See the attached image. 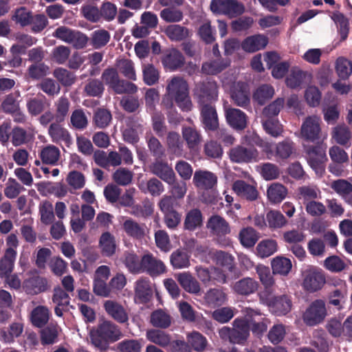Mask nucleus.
<instances>
[{
  "label": "nucleus",
  "mask_w": 352,
  "mask_h": 352,
  "mask_svg": "<svg viewBox=\"0 0 352 352\" xmlns=\"http://www.w3.org/2000/svg\"><path fill=\"white\" fill-rule=\"evenodd\" d=\"M166 92L183 111L192 109V103L189 96L188 85L183 78L173 77L168 83Z\"/></svg>",
  "instance_id": "nucleus-4"
},
{
  "label": "nucleus",
  "mask_w": 352,
  "mask_h": 352,
  "mask_svg": "<svg viewBox=\"0 0 352 352\" xmlns=\"http://www.w3.org/2000/svg\"><path fill=\"white\" fill-rule=\"evenodd\" d=\"M162 62L166 69L175 71L184 66L185 58L179 51L173 50L163 58Z\"/></svg>",
  "instance_id": "nucleus-28"
},
{
  "label": "nucleus",
  "mask_w": 352,
  "mask_h": 352,
  "mask_svg": "<svg viewBox=\"0 0 352 352\" xmlns=\"http://www.w3.org/2000/svg\"><path fill=\"white\" fill-rule=\"evenodd\" d=\"M320 119L316 116H308L302 124L301 136L307 141L315 142L316 145L306 148L307 162L316 175H322L324 173L325 164L328 159L326 155L327 146L318 141L320 138Z\"/></svg>",
  "instance_id": "nucleus-1"
},
{
  "label": "nucleus",
  "mask_w": 352,
  "mask_h": 352,
  "mask_svg": "<svg viewBox=\"0 0 352 352\" xmlns=\"http://www.w3.org/2000/svg\"><path fill=\"white\" fill-rule=\"evenodd\" d=\"M203 223V216L198 208L190 210L186 214L184 222V228L188 231H194L201 227Z\"/></svg>",
  "instance_id": "nucleus-31"
},
{
  "label": "nucleus",
  "mask_w": 352,
  "mask_h": 352,
  "mask_svg": "<svg viewBox=\"0 0 352 352\" xmlns=\"http://www.w3.org/2000/svg\"><path fill=\"white\" fill-rule=\"evenodd\" d=\"M40 156L43 164L55 165L59 159L60 151L54 145L47 146L42 149Z\"/></svg>",
  "instance_id": "nucleus-50"
},
{
  "label": "nucleus",
  "mask_w": 352,
  "mask_h": 352,
  "mask_svg": "<svg viewBox=\"0 0 352 352\" xmlns=\"http://www.w3.org/2000/svg\"><path fill=\"white\" fill-rule=\"evenodd\" d=\"M135 297L140 303H147L151 300L153 289L148 278H140L135 282Z\"/></svg>",
  "instance_id": "nucleus-20"
},
{
  "label": "nucleus",
  "mask_w": 352,
  "mask_h": 352,
  "mask_svg": "<svg viewBox=\"0 0 352 352\" xmlns=\"http://www.w3.org/2000/svg\"><path fill=\"white\" fill-rule=\"evenodd\" d=\"M327 315L325 302L321 299L313 301L303 315L305 323L309 326L316 325L322 322Z\"/></svg>",
  "instance_id": "nucleus-10"
},
{
  "label": "nucleus",
  "mask_w": 352,
  "mask_h": 352,
  "mask_svg": "<svg viewBox=\"0 0 352 352\" xmlns=\"http://www.w3.org/2000/svg\"><path fill=\"white\" fill-rule=\"evenodd\" d=\"M181 287L188 293L199 294L201 287L197 280L189 272H182L175 275Z\"/></svg>",
  "instance_id": "nucleus-23"
},
{
  "label": "nucleus",
  "mask_w": 352,
  "mask_h": 352,
  "mask_svg": "<svg viewBox=\"0 0 352 352\" xmlns=\"http://www.w3.org/2000/svg\"><path fill=\"white\" fill-rule=\"evenodd\" d=\"M121 336L119 327L108 320L103 321L98 325L96 329L90 332L92 344L100 350H106L109 347V342H116Z\"/></svg>",
  "instance_id": "nucleus-2"
},
{
  "label": "nucleus",
  "mask_w": 352,
  "mask_h": 352,
  "mask_svg": "<svg viewBox=\"0 0 352 352\" xmlns=\"http://www.w3.org/2000/svg\"><path fill=\"white\" fill-rule=\"evenodd\" d=\"M104 308L109 316L119 323L128 321V314L122 305L113 300H107Z\"/></svg>",
  "instance_id": "nucleus-24"
},
{
  "label": "nucleus",
  "mask_w": 352,
  "mask_h": 352,
  "mask_svg": "<svg viewBox=\"0 0 352 352\" xmlns=\"http://www.w3.org/2000/svg\"><path fill=\"white\" fill-rule=\"evenodd\" d=\"M324 267L333 273H339L343 271L346 265L344 261L337 255L328 256L324 261Z\"/></svg>",
  "instance_id": "nucleus-59"
},
{
  "label": "nucleus",
  "mask_w": 352,
  "mask_h": 352,
  "mask_svg": "<svg viewBox=\"0 0 352 352\" xmlns=\"http://www.w3.org/2000/svg\"><path fill=\"white\" fill-rule=\"evenodd\" d=\"M142 272H146L152 277H156L164 274L166 267L164 263L155 258L151 253H148L142 256Z\"/></svg>",
  "instance_id": "nucleus-11"
},
{
  "label": "nucleus",
  "mask_w": 352,
  "mask_h": 352,
  "mask_svg": "<svg viewBox=\"0 0 352 352\" xmlns=\"http://www.w3.org/2000/svg\"><path fill=\"white\" fill-rule=\"evenodd\" d=\"M207 228L210 230L211 233L219 237L224 236L231 231L228 222L218 214L212 215L209 218Z\"/></svg>",
  "instance_id": "nucleus-21"
},
{
  "label": "nucleus",
  "mask_w": 352,
  "mask_h": 352,
  "mask_svg": "<svg viewBox=\"0 0 352 352\" xmlns=\"http://www.w3.org/2000/svg\"><path fill=\"white\" fill-rule=\"evenodd\" d=\"M110 33L104 29L96 30L91 32L89 37V43L94 49H101L109 42Z\"/></svg>",
  "instance_id": "nucleus-33"
},
{
  "label": "nucleus",
  "mask_w": 352,
  "mask_h": 352,
  "mask_svg": "<svg viewBox=\"0 0 352 352\" xmlns=\"http://www.w3.org/2000/svg\"><path fill=\"white\" fill-rule=\"evenodd\" d=\"M183 139L190 151L197 150L202 142L201 132L194 126H183L182 129Z\"/></svg>",
  "instance_id": "nucleus-25"
},
{
  "label": "nucleus",
  "mask_w": 352,
  "mask_h": 352,
  "mask_svg": "<svg viewBox=\"0 0 352 352\" xmlns=\"http://www.w3.org/2000/svg\"><path fill=\"white\" fill-rule=\"evenodd\" d=\"M230 159L236 163H249L256 161L258 157V151L254 147L246 148L243 146H236L230 151Z\"/></svg>",
  "instance_id": "nucleus-12"
},
{
  "label": "nucleus",
  "mask_w": 352,
  "mask_h": 352,
  "mask_svg": "<svg viewBox=\"0 0 352 352\" xmlns=\"http://www.w3.org/2000/svg\"><path fill=\"white\" fill-rule=\"evenodd\" d=\"M285 100L283 98H278L267 106L265 107L262 111L263 117L266 119H273L279 114L283 108Z\"/></svg>",
  "instance_id": "nucleus-49"
},
{
  "label": "nucleus",
  "mask_w": 352,
  "mask_h": 352,
  "mask_svg": "<svg viewBox=\"0 0 352 352\" xmlns=\"http://www.w3.org/2000/svg\"><path fill=\"white\" fill-rule=\"evenodd\" d=\"M160 15L167 23L179 22L184 18L183 12L179 9L174 8V6L163 9Z\"/></svg>",
  "instance_id": "nucleus-63"
},
{
  "label": "nucleus",
  "mask_w": 352,
  "mask_h": 352,
  "mask_svg": "<svg viewBox=\"0 0 352 352\" xmlns=\"http://www.w3.org/2000/svg\"><path fill=\"white\" fill-rule=\"evenodd\" d=\"M294 149V142L289 139H286L275 146V156L285 160L290 157Z\"/></svg>",
  "instance_id": "nucleus-62"
},
{
  "label": "nucleus",
  "mask_w": 352,
  "mask_h": 352,
  "mask_svg": "<svg viewBox=\"0 0 352 352\" xmlns=\"http://www.w3.org/2000/svg\"><path fill=\"white\" fill-rule=\"evenodd\" d=\"M239 239L243 247L250 248L254 247L256 243L258 240V235L254 228L247 227L241 230Z\"/></svg>",
  "instance_id": "nucleus-41"
},
{
  "label": "nucleus",
  "mask_w": 352,
  "mask_h": 352,
  "mask_svg": "<svg viewBox=\"0 0 352 352\" xmlns=\"http://www.w3.org/2000/svg\"><path fill=\"white\" fill-rule=\"evenodd\" d=\"M275 94L274 87L268 84L258 86L252 95L253 100L258 104L264 105L271 100Z\"/></svg>",
  "instance_id": "nucleus-32"
},
{
  "label": "nucleus",
  "mask_w": 352,
  "mask_h": 352,
  "mask_svg": "<svg viewBox=\"0 0 352 352\" xmlns=\"http://www.w3.org/2000/svg\"><path fill=\"white\" fill-rule=\"evenodd\" d=\"M277 243L273 239L261 241L256 246L258 255L261 258H267L277 251Z\"/></svg>",
  "instance_id": "nucleus-53"
},
{
  "label": "nucleus",
  "mask_w": 352,
  "mask_h": 352,
  "mask_svg": "<svg viewBox=\"0 0 352 352\" xmlns=\"http://www.w3.org/2000/svg\"><path fill=\"white\" fill-rule=\"evenodd\" d=\"M259 298L277 316H285L292 309V297L288 294L273 296L270 291H263L259 294Z\"/></svg>",
  "instance_id": "nucleus-5"
},
{
  "label": "nucleus",
  "mask_w": 352,
  "mask_h": 352,
  "mask_svg": "<svg viewBox=\"0 0 352 352\" xmlns=\"http://www.w3.org/2000/svg\"><path fill=\"white\" fill-rule=\"evenodd\" d=\"M311 345L319 352H328L329 346L323 330H317L314 333Z\"/></svg>",
  "instance_id": "nucleus-64"
},
{
  "label": "nucleus",
  "mask_w": 352,
  "mask_h": 352,
  "mask_svg": "<svg viewBox=\"0 0 352 352\" xmlns=\"http://www.w3.org/2000/svg\"><path fill=\"white\" fill-rule=\"evenodd\" d=\"M46 98L43 95H38L36 97L30 98L26 104L29 113L32 116L41 114L45 108Z\"/></svg>",
  "instance_id": "nucleus-48"
},
{
  "label": "nucleus",
  "mask_w": 352,
  "mask_h": 352,
  "mask_svg": "<svg viewBox=\"0 0 352 352\" xmlns=\"http://www.w3.org/2000/svg\"><path fill=\"white\" fill-rule=\"evenodd\" d=\"M122 226L125 232L131 237L141 239L145 234L143 226L131 219L125 220Z\"/></svg>",
  "instance_id": "nucleus-54"
},
{
  "label": "nucleus",
  "mask_w": 352,
  "mask_h": 352,
  "mask_svg": "<svg viewBox=\"0 0 352 352\" xmlns=\"http://www.w3.org/2000/svg\"><path fill=\"white\" fill-rule=\"evenodd\" d=\"M201 120L207 131H215L219 128L218 115L215 107L212 104L199 106Z\"/></svg>",
  "instance_id": "nucleus-14"
},
{
  "label": "nucleus",
  "mask_w": 352,
  "mask_h": 352,
  "mask_svg": "<svg viewBox=\"0 0 352 352\" xmlns=\"http://www.w3.org/2000/svg\"><path fill=\"white\" fill-rule=\"evenodd\" d=\"M226 122L232 129L242 131L247 127L248 116L239 109L229 107L225 109Z\"/></svg>",
  "instance_id": "nucleus-15"
},
{
  "label": "nucleus",
  "mask_w": 352,
  "mask_h": 352,
  "mask_svg": "<svg viewBox=\"0 0 352 352\" xmlns=\"http://www.w3.org/2000/svg\"><path fill=\"white\" fill-rule=\"evenodd\" d=\"M230 64V61L229 59L217 58L210 62L203 63L201 70L206 74L216 75L227 68Z\"/></svg>",
  "instance_id": "nucleus-35"
},
{
  "label": "nucleus",
  "mask_w": 352,
  "mask_h": 352,
  "mask_svg": "<svg viewBox=\"0 0 352 352\" xmlns=\"http://www.w3.org/2000/svg\"><path fill=\"white\" fill-rule=\"evenodd\" d=\"M125 266L131 273H142V258L140 260L137 254L133 252H125L124 261Z\"/></svg>",
  "instance_id": "nucleus-51"
},
{
  "label": "nucleus",
  "mask_w": 352,
  "mask_h": 352,
  "mask_svg": "<svg viewBox=\"0 0 352 352\" xmlns=\"http://www.w3.org/2000/svg\"><path fill=\"white\" fill-rule=\"evenodd\" d=\"M272 269L273 274L286 276L289 274L292 267L290 259L277 256L272 261Z\"/></svg>",
  "instance_id": "nucleus-43"
},
{
  "label": "nucleus",
  "mask_w": 352,
  "mask_h": 352,
  "mask_svg": "<svg viewBox=\"0 0 352 352\" xmlns=\"http://www.w3.org/2000/svg\"><path fill=\"white\" fill-rule=\"evenodd\" d=\"M192 95L198 106L212 104L218 100L219 87L215 80L206 78L195 84Z\"/></svg>",
  "instance_id": "nucleus-6"
},
{
  "label": "nucleus",
  "mask_w": 352,
  "mask_h": 352,
  "mask_svg": "<svg viewBox=\"0 0 352 352\" xmlns=\"http://www.w3.org/2000/svg\"><path fill=\"white\" fill-rule=\"evenodd\" d=\"M140 188L144 193H148L153 197H158L164 191V184L155 177L148 179L145 186L142 184Z\"/></svg>",
  "instance_id": "nucleus-45"
},
{
  "label": "nucleus",
  "mask_w": 352,
  "mask_h": 352,
  "mask_svg": "<svg viewBox=\"0 0 352 352\" xmlns=\"http://www.w3.org/2000/svg\"><path fill=\"white\" fill-rule=\"evenodd\" d=\"M302 287L308 292L312 293L322 289L326 282L323 272L316 267H310L303 272Z\"/></svg>",
  "instance_id": "nucleus-9"
},
{
  "label": "nucleus",
  "mask_w": 352,
  "mask_h": 352,
  "mask_svg": "<svg viewBox=\"0 0 352 352\" xmlns=\"http://www.w3.org/2000/svg\"><path fill=\"white\" fill-rule=\"evenodd\" d=\"M58 329L56 325H48L41 331V342L43 345L52 344L57 342Z\"/></svg>",
  "instance_id": "nucleus-58"
},
{
  "label": "nucleus",
  "mask_w": 352,
  "mask_h": 352,
  "mask_svg": "<svg viewBox=\"0 0 352 352\" xmlns=\"http://www.w3.org/2000/svg\"><path fill=\"white\" fill-rule=\"evenodd\" d=\"M146 338L151 342L166 347L171 343L170 336L160 329H150L146 332Z\"/></svg>",
  "instance_id": "nucleus-38"
},
{
  "label": "nucleus",
  "mask_w": 352,
  "mask_h": 352,
  "mask_svg": "<svg viewBox=\"0 0 352 352\" xmlns=\"http://www.w3.org/2000/svg\"><path fill=\"white\" fill-rule=\"evenodd\" d=\"M93 120L96 127L104 129L109 125L112 120V115L110 111L104 108H98L94 113Z\"/></svg>",
  "instance_id": "nucleus-55"
},
{
  "label": "nucleus",
  "mask_w": 352,
  "mask_h": 352,
  "mask_svg": "<svg viewBox=\"0 0 352 352\" xmlns=\"http://www.w3.org/2000/svg\"><path fill=\"white\" fill-rule=\"evenodd\" d=\"M267 198L272 204L280 203L287 195V189L283 184H272L267 190Z\"/></svg>",
  "instance_id": "nucleus-39"
},
{
  "label": "nucleus",
  "mask_w": 352,
  "mask_h": 352,
  "mask_svg": "<svg viewBox=\"0 0 352 352\" xmlns=\"http://www.w3.org/2000/svg\"><path fill=\"white\" fill-rule=\"evenodd\" d=\"M331 188L352 206V184L349 182L342 179L335 180L331 184Z\"/></svg>",
  "instance_id": "nucleus-30"
},
{
  "label": "nucleus",
  "mask_w": 352,
  "mask_h": 352,
  "mask_svg": "<svg viewBox=\"0 0 352 352\" xmlns=\"http://www.w3.org/2000/svg\"><path fill=\"white\" fill-rule=\"evenodd\" d=\"M250 322L244 317L236 318L232 322V328L223 327L219 329V336L232 344L243 345L250 336Z\"/></svg>",
  "instance_id": "nucleus-3"
},
{
  "label": "nucleus",
  "mask_w": 352,
  "mask_h": 352,
  "mask_svg": "<svg viewBox=\"0 0 352 352\" xmlns=\"http://www.w3.org/2000/svg\"><path fill=\"white\" fill-rule=\"evenodd\" d=\"M232 190L241 199L248 201H256L259 195L256 187L244 180H236L232 184Z\"/></svg>",
  "instance_id": "nucleus-16"
},
{
  "label": "nucleus",
  "mask_w": 352,
  "mask_h": 352,
  "mask_svg": "<svg viewBox=\"0 0 352 352\" xmlns=\"http://www.w3.org/2000/svg\"><path fill=\"white\" fill-rule=\"evenodd\" d=\"M99 245L103 255L106 256H112L115 254L116 249L114 236L109 232L102 233L99 239Z\"/></svg>",
  "instance_id": "nucleus-37"
},
{
  "label": "nucleus",
  "mask_w": 352,
  "mask_h": 352,
  "mask_svg": "<svg viewBox=\"0 0 352 352\" xmlns=\"http://www.w3.org/2000/svg\"><path fill=\"white\" fill-rule=\"evenodd\" d=\"M154 212V203L148 198L144 199L140 204H135L131 206L130 213L136 217L148 218Z\"/></svg>",
  "instance_id": "nucleus-34"
},
{
  "label": "nucleus",
  "mask_w": 352,
  "mask_h": 352,
  "mask_svg": "<svg viewBox=\"0 0 352 352\" xmlns=\"http://www.w3.org/2000/svg\"><path fill=\"white\" fill-rule=\"evenodd\" d=\"M170 263L174 269H182L190 265V256L183 250L174 251L170 256Z\"/></svg>",
  "instance_id": "nucleus-44"
},
{
  "label": "nucleus",
  "mask_w": 352,
  "mask_h": 352,
  "mask_svg": "<svg viewBox=\"0 0 352 352\" xmlns=\"http://www.w3.org/2000/svg\"><path fill=\"white\" fill-rule=\"evenodd\" d=\"M16 252L11 248H7L3 256L0 260V277H7L14 268Z\"/></svg>",
  "instance_id": "nucleus-29"
},
{
  "label": "nucleus",
  "mask_w": 352,
  "mask_h": 352,
  "mask_svg": "<svg viewBox=\"0 0 352 352\" xmlns=\"http://www.w3.org/2000/svg\"><path fill=\"white\" fill-rule=\"evenodd\" d=\"M254 315H259V314L253 309H250L247 311V314L244 318L250 321V330L251 329L254 335L259 337L267 331V327L266 323L263 321L256 322L252 318V316Z\"/></svg>",
  "instance_id": "nucleus-57"
},
{
  "label": "nucleus",
  "mask_w": 352,
  "mask_h": 352,
  "mask_svg": "<svg viewBox=\"0 0 352 352\" xmlns=\"http://www.w3.org/2000/svg\"><path fill=\"white\" fill-rule=\"evenodd\" d=\"M268 43V38L263 34L248 36L241 43L242 49L249 53H253L264 49Z\"/></svg>",
  "instance_id": "nucleus-22"
},
{
  "label": "nucleus",
  "mask_w": 352,
  "mask_h": 352,
  "mask_svg": "<svg viewBox=\"0 0 352 352\" xmlns=\"http://www.w3.org/2000/svg\"><path fill=\"white\" fill-rule=\"evenodd\" d=\"M23 331V324L20 322H12L8 329V331L1 332V340L10 343L14 342L15 338L19 337Z\"/></svg>",
  "instance_id": "nucleus-56"
},
{
  "label": "nucleus",
  "mask_w": 352,
  "mask_h": 352,
  "mask_svg": "<svg viewBox=\"0 0 352 352\" xmlns=\"http://www.w3.org/2000/svg\"><path fill=\"white\" fill-rule=\"evenodd\" d=\"M336 71L340 79H348L352 73V62L345 58L339 57L336 63Z\"/></svg>",
  "instance_id": "nucleus-60"
},
{
  "label": "nucleus",
  "mask_w": 352,
  "mask_h": 352,
  "mask_svg": "<svg viewBox=\"0 0 352 352\" xmlns=\"http://www.w3.org/2000/svg\"><path fill=\"white\" fill-rule=\"evenodd\" d=\"M151 172L167 184L173 182L176 176L173 168L160 159H156L150 166Z\"/></svg>",
  "instance_id": "nucleus-17"
},
{
  "label": "nucleus",
  "mask_w": 352,
  "mask_h": 352,
  "mask_svg": "<svg viewBox=\"0 0 352 352\" xmlns=\"http://www.w3.org/2000/svg\"><path fill=\"white\" fill-rule=\"evenodd\" d=\"M193 183L199 189H212L217 185V177L208 170H197L193 176Z\"/></svg>",
  "instance_id": "nucleus-19"
},
{
  "label": "nucleus",
  "mask_w": 352,
  "mask_h": 352,
  "mask_svg": "<svg viewBox=\"0 0 352 352\" xmlns=\"http://www.w3.org/2000/svg\"><path fill=\"white\" fill-rule=\"evenodd\" d=\"M256 272L260 281L265 287L264 291H270V288L274 284V280L271 274L270 267L263 265H258L256 267Z\"/></svg>",
  "instance_id": "nucleus-52"
},
{
  "label": "nucleus",
  "mask_w": 352,
  "mask_h": 352,
  "mask_svg": "<svg viewBox=\"0 0 352 352\" xmlns=\"http://www.w3.org/2000/svg\"><path fill=\"white\" fill-rule=\"evenodd\" d=\"M166 35L174 41H181L189 36V30L180 25H169L165 29Z\"/></svg>",
  "instance_id": "nucleus-42"
},
{
  "label": "nucleus",
  "mask_w": 352,
  "mask_h": 352,
  "mask_svg": "<svg viewBox=\"0 0 352 352\" xmlns=\"http://www.w3.org/2000/svg\"><path fill=\"white\" fill-rule=\"evenodd\" d=\"M59 122L52 123L49 127L48 133L54 142H63L67 146H69L72 142L69 131L60 126Z\"/></svg>",
  "instance_id": "nucleus-27"
},
{
  "label": "nucleus",
  "mask_w": 352,
  "mask_h": 352,
  "mask_svg": "<svg viewBox=\"0 0 352 352\" xmlns=\"http://www.w3.org/2000/svg\"><path fill=\"white\" fill-rule=\"evenodd\" d=\"M230 98L234 104L243 109L250 107L249 89L243 82H237L230 89Z\"/></svg>",
  "instance_id": "nucleus-13"
},
{
  "label": "nucleus",
  "mask_w": 352,
  "mask_h": 352,
  "mask_svg": "<svg viewBox=\"0 0 352 352\" xmlns=\"http://www.w3.org/2000/svg\"><path fill=\"white\" fill-rule=\"evenodd\" d=\"M151 323L153 327L166 329L171 324L170 315L162 309L154 311L151 316Z\"/></svg>",
  "instance_id": "nucleus-47"
},
{
  "label": "nucleus",
  "mask_w": 352,
  "mask_h": 352,
  "mask_svg": "<svg viewBox=\"0 0 352 352\" xmlns=\"http://www.w3.org/2000/svg\"><path fill=\"white\" fill-rule=\"evenodd\" d=\"M50 312L47 307L38 306L35 307L31 314V321L34 326L41 328L48 322Z\"/></svg>",
  "instance_id": "nucleus-40"
},
{
  "label": "nucleus",
  "mask_w": 352,
  "mask_h": 352,
  "mask_svg": "<svg viewBox=\"0 0 352 352\" xmlns=\"http://www.w3.org/2000/svg\"><path fill=\"white\" fill-rule=\"evenodd\" d=\"M210 10L216 14H223L230 18L236 17L245 12L243 3L237 0H212Z\"/></svg>",
  "instance_id": "nucleus-8"
},
{
  "label": "nucleus",
  "mask_w": 352,
  "mask_h": 352,
  "mask_svg": "<svg viewBox=\"0 0 352 352\" xmlns=\"http://www.w3.org/2000/svg\"><path fill=\"white\" fill-rule=\"evenodd\" d=\"M23 287L28 294H38L47 289V280L44 277L34 274L24 280Z\"/></svg>",
  "instance_id": "nucleus-18"
},
{
  "label": "nucleus",
  "mask_w": 352,
  "mask_h": 352,
  "mask_svg": "<svg viewBox=\"0 0 352 352\" xmlns=\"http://www.w3.org/2000/svg\"><path fill=\"white\" fill-rule=\"evenodd\" d=\"M104 91L103 82L97 78L87 79L83 88L84 94L89 97L100 98Z\"/></svg>",
  "instance_id": "nucleus-36"
},
{
  "label": "nucleus",
  "mask_w": 352,
  "mask_h": 352,
  "mask_svg": "<svg viewBox=\"0 0 352 352\" xmlns=\"http://www.w3.org/2000/svg\"><path fill=\"white\" fill-rule=\"evenodd\" d=\"M258 282L253 278L247 277L236 281L233 287L234 292L241 296H249L254 294L258 289Z\"/></svg>",
  "instance_id": "nucleus-26"
},
{
  "label": "nucleus",
  "mask_w": 352,
  "mask_h": 352,
  "mask_svg": "<svg viewBox=\"0 0 352 352\" xmlns=\"http://www.w3.org/2000/svg\"><path fill=\"white\" fill-rule=\"evenodd\" d=\"M268 227L272 230L282 228L287 223V220L278 210H270L266 214Z\"/></svg>",
  "instance_id": "nucleus-46"
},
{
  "label": "nucleus",
  "mask_w": 352,
  "mask_h": 352,
  "mask_svg": "<svg viewBox=\"0 0 352 352\" xmlns=\"http://www.w3.org/2000/svg\"><path fill=\"white\" fill-rule=\"evenodd\" d=\"M158 207L164 214V222L166 227L175 230L180 224L182 214L177 211L179 204L170 195H164L158 202Z\"/></svg>",
  "instance_id": "nucleus-7"
},
{
  "label": "nucleus",
  "mask_w": 352,
  "mask_h": 352,
  "mask_svg": "<svg viewBox=\"0 0 352 352\" xmlns=\"http://www.w3.org/2000/svg\"><path fill=\"white\" fill-rule=\"evenodd\" d=\"M188 342L191 347L197 352H204L208 344L206 337L197 331L192 332L188 336Z\"/></svg>",
  "instance_id": "nucleus-61"
}]
</instances>
